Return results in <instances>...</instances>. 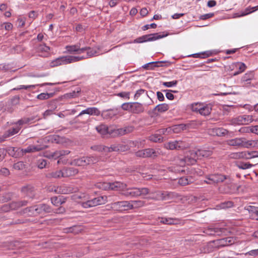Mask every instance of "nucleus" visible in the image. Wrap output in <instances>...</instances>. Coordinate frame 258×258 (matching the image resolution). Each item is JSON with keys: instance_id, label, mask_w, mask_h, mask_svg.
<instances>
[{"instance_id": "obj_28", "label": "nucleus", "mask_w": 258, "mask_h": 258, "mask_svg": "<svg viewBox=\"0 0 258 258\" xmlns=\"http://www.w3.org/2000/svg\"><path fill=\"white\" fill-rule=\"evenodd\" d=\"M21 127H13L11 128L8 131H7L4 134V137L6 138H9L18 133Z\"/></svg>"}, {"instance_id": "obj_63", "label": "nucleus", "mask_w": 258, "mask_h": 258, "mask_svg": "<svg viewBox=\"0 0 258 258\" xmlns=\"http://www.w3.org/2000/svg\"><path fill=\"white\" fill-rule=\"evenodd\" d=\"M214 16V13H211L208 14H206L204 15H201L199 17L200 20H205L208 19L210 18L213 17Z\"/></svg>"}, {"instance_id": "obj_56", "label": "nucleus", "mask_w": 258, "mask_h": 258, "mask_svg": "<svg viewBox=\"0 0 258 258\" xmlns=\"http://www.w3.org/2000/svg\"><path fill=\"white\" fill-rule=\"evenodd\" d=\"M70 153V151L69 150H59L56 151L55 152V155H56L57 158H59L61 156H64L66 155H68Z\"/></svg>"}, {"instance_id": "obj_11", "label": "nucleus", "mask_w": 258, "mask_h": 258, "mask_svg": "<svg viewBox=\"0 0 258 258\" xmlns=\"http://www.w3.org/2000/svg\"><path fill=\"white\" fill-rule=\"evenodd\" d=\"M131 206L129 201H120L111 204V209L119 211L131 210Z\"/></svg>"}, {"instance_id": "obj_3", "label": "nucleus", "mask_w": 258, "mask_h": 258, "mask_svg": "<svg viewBox=\"0 0 258 258\" xmlns=\"http://www.w3.org/2000/svg\"><path fill=\"white\" fill-rule=\"evenodd\" d=\"M213 105L211 103L195 102L190 105L192 111L199 113H211Z\"/></svg>"}, {"instance_id": "obj_12", "label": "nucleus", "mask_w": 258, "mask_h": 258, "mask_svg": "<svg viewBox=\"0 0 258 258\" xmlns=\"http://www.w3.org/2000/svg\"><path fill=\"white\" fill-rule=\"evenodd\" d=\"M164 146L169 150H182L186 148L184 143L181 141L168 142L165 144Z\"/></svg>"}, {"instance_id": "obj_33", "label": "nucleus", "mask_w": 258, "mask_h": 258, "mask_svg": "<svg viewBox=\"0 0 258 258\" xmlns=\"http://www.w3.org/2000/svg\"><path fill=\"white\" fill-rule=\"evenodd\" d=\"M47 176L49 178H58L61 177H63L62 169L49 173L47 174Z\"/></svg>"}, {"instance_id": "obj_24", "label": "nucleus", "mask_w": 258, "mask_h": 258, "mask_svg": "<svg viewBox=\"0 0 258 258\" xmlns=\"http://www.w3.org/2000/svg\"><path fill=\"white\" fill-rule=\"evenodd\" d=\"M126 186L127 185L126 184L120 182L116 181L114 182H112L111 190H122L126 188Z\"/></svg>"}, {"instance_id": "obj_21", "label": "nucleus", "mask_w": 258, "mask_h": 258, "mask_svg": "<svg viewBox=\"0 0 258 258\" xmlns=\"http://www.w3.org/2000/svg\"><path fill=\"white\" fill-rule=\"evenodd\" d=\"M40 119L39 117H37V116H32L29 117H24L20 120H19L17 124H18L19 125H21L25 123H32L36 122L37 120H39Z\"/></svg>"}, {"instance_id": "obj_59", "label": "nucleus", "mask_w": 258, "mask_h": 258, "mask_svg": "<svg viewBox=\"0 0 258 258\" xmlns=\"http://www.w3.org/2000/svg\"><path fill=\"white\" fill-rule=\"evenodd\" d=\"M152 62H154L153 65L150 66V70H154L156 67H162L161 63L167 62L166 61H153Z\"/></svg>"}, {"instance_id": "obj_13", "label": "nucleus", "mask_w": 258, "mask_h": 258, "mask_svg": "<svg viewBox=\"0 0 258 258\" xmlns=\"http://www.w3.org/2000/svg\"><path fill=\"white\" fill-rule=\"evenodd\" d=\"M235 239L233 237H228L217 240L216 242L218 248L232 245L235 243Z\"/></svg>"}, {"instance_id": "obj_44", "label": "nucleus", "mask_w": 258, "mask_h": 258, "mask_svg": "<svg viewBox=\"0 0 258 258\" xmlns=\"http://www.w3.org/2000/svg\"><path fill=\"white\" fill-rule=\"evenodd\" d=\"M53 96V93H42L37 95V98L40 100L47 99Z\"/></svg>"}, {"instance_id": "obj_37", "label": "nucleus", "mask_w": 258, "mask_h": 258, "mask_svg": "<svg viewBox=\"0 0 258 258\" xmlns=\"http://www.w3.org/2000/svg\"><path fill=\"white\" fill-rule=\"evenodd\" d=\"M59 58L61 65L67 64L73 62L72 56H62L59 57Z\"/></svg>"}, {"instance_id": "obj_61", "label": "nucleus", "mask_w": 258, "mask_h": 258, "mask_svg": "<svg viewBox=\"0 0 258 258\" xmlns=\"http://www.w3.org/2000/svg\"><path fill=\"white\" fill-rule=\"evenodd\" d=\"M178 83L177 80H174L171 82H163V85L166 87H171L172 86H176Z\"/></svg>"}, {"instance_id": "obj_16", "label": "nucleus", "mask_w": 258, "mask_h": 258, "mask_svg": "<svg viewBox=\"0 0 258 258\" xmlns=\"http://www.w3.org/2000/svg\"><path fill=\"white\" fill-rule=\"evenodd\" d=\"M226 229L223 228L218 227H209L205 229L204 232L208 235H221L223 233L225 232Z\"/></svg>"}, {"instance_id": "obj_20", "label": "nucleus", "mask_w": 258, "mask_h": 258, "mask_svg": "<svg viewBox=\"0 0 258 258\" xmlns=\"http://www.w3.org/2000/svg\"><path fill=\"white\" fill-rule=\"evenodd\" d=\"M194 154L197 155L198 156V159H201L202 158L205 157L207 158L209 156H211L213 152L211 150H204V149H199L197 151H195Z\"/></svg>"}, {"instance_id": "obj_5", "label": "nucleus", "mask_w": 258, "mask_h": 258, "mask_svg": "<svg viewBox=\"0 0 258 258\" xmlns=\"http://www.w3.org/2000/svg\"><path fill=\"white\" fill-rule=\"evenodd\" d=\"M106 202V196H99L85 202H83L82 205L85 208H88L95 207L99 205L104 204Z\"/></svg>"}, {"instance_id": "obj_2", "label": "nucleus", "mask_w": 258, "mask_h": 258, "mask_svg": "<svg viewBox=\"0 0 258 258\" xmlns=\"http://www.w3.org/2000/svg\"><path fill=\"white\" fill-rule=\"evenodd\" d=\"M98 161L99 158L96 156H83L80 158L74 159L71 161L70 164L77 166H85L90 164L96 163Z\"/></svg>"}, {"instance_id": "obj_39", "label": "nucleus", "mask_w": 258, "mask_h": 258, "mask_svg": "<svg viewBox=\"0 0 258 258\" xmlns=\"http://www.w3.org/2000/svg\"><path fill=\"white\" fill-rule=\"evenodd\" d=\"M79 48V46L75 45H68L66 46L67 51L73 54H77L78 50Z\"/></svg>"}, {"instance_id": "obj_30", "label": "nucleus", "mask_w": 258, "mask_h": 258, "mask_svg": "<svg viewBox=\"0 0 258 258\" xmlns=\"http://www.w3.org/2000/svg\"><path fill=\"white\" fill-rule=\"evenodd\" d=\"M28 202L26 200L19 201L17 202H13L11 204L12 208H19L20 207L25 206L28 204Z\"/></svg>"}, {"instance_id": "obj_6", "label": "nucleus", "mask_w": 258, "mask_h": 258, "mask_svg": "<svg viewBox=\"0 0 258 258\" xmlns=\"http://www.w3.org/2000/svg\"><path fill=\"white\" fill-rule=\"evenodd\" d=\"M159 154L158 152L156 151L152 148H148L139 150L135 153L136 156L138 157L144 158H151L153 159L156 158Z\"/></svg>"}, {"instance_id": "obj_49", "label": "nucleus", "mask_w": 258, "mask_h": 258, "mask_svg": "<svg viewBox=\"0 0 258 258\" xmlns=\"http://www.w3.org/2000/svg\"><path fill=\"white\" fill-rule=\"evenodd\" d=\"M253 74L251 72L246 73L242 78L241 80L242 82H249L253 78Z\"/></svg>"}, {"instance_id": "obj_23", "label": "nucleus", "mask_w": 258, "mask_h": 258, "mask_svg": "<svg viewBox=\"0 0 258 258\" xmlns=\"http://www.w3.org/2000/svg\"><path fill=\"white\" fill-rule=\"evenodd\" d=\"M44 148L40 145H30L25 149H22V151L24 153H32L36 151H39L43 150Z\"/></svg>"}, {"instance_id": "obj_42", "label": "nucleus", "mask_w": 258, "mask_h": 258, "mask_svg": "<svg viewBox=\"0 0 258 258\" xmlns=\"http://www.w3.org/2000/svg\"><path fill=\"white\" fill-rule=\"evenodd\" d=\"M177 220L176 219L170 218H162L161 222L163 224L172 225L176 223Z\"/></svg>"}, {"instance_id": "obj_15", "label": "nucleus", "mask_w": 258, "mask_h": 258, "mask_svg": "<svg viewBox=\"0 0 258 258\" xmlns=\"http://www.w3.org/2000/svg\"><path fill=\"white\" fill-rule=\"evenodd\" d=\"M208 133L211 136L223 137L227 135L229 132L222 127H218L209 129Z\"/></svg>"}, {"instance_id": "obj_47", "label": "nucleus", "mask_w": 258, "mask_h": 258, "mask_svg": "<svg viewBox=\"0 0 258 258\" xmlns=\"http://www.w3.org/2000/svg\"><path fill=\"white\" fill-rule=\"evenodd\" d=\"M246 210L249 213L255 214L256 216V219L258 220V207L249 206L246 208Z\"/></svg>"}, {"instance_id": "obj_8", "label": "nucleus", "mask_w": 258, "mask_h": 258, "mask_svg": "<svg viewBox=\"0 0 258 258\" xmlns=\"http://www.w3.org/2000/svg\"><path fill=\"white\" fill-rule=\"evenodd\" d=\"M228 178H229L228 176L217 173L208 175L207 177L208 181H205L208 184L218 183L222 182Z\"/></svg>"}, {"instance_id": "obj_19", "label": "nucleus", "mask_w": 258, "mask_h": 258, "mask_svg": "<svg viewBox=\"0 0 258 258\" xmlns=\"http://www.w3.org/2000/svg\"><path fill=\"white\" fill-rule=\"evenodd\" d=\"M63 177H68L75 176L79 172L77 168L74 167H66L62 169Z\"/></svg>"}, {"instance_id": "obj_40", "label": "nucleus", "mask_w": 258, "mask_h": 258, "mask_svg": "<svg viewBox=\"0 0 258 258\" xmlns=\"http://www.w3.org/2000/svg\"><path fill=\"white\" fill-rule=\"evenodd\" d=\"M169 108V106L168 104L165 103H163L161 104H159L157 105L154 109L155 110H157L158 111L160 112H165L167 111Z\"/></svg>"}, {"instance_id": "obj_34", "label": "nucleus", "mask_w": 258, "mask_h": 258, "mask_svg": "<svg viewBox=\"0 0 258 258\" xmlns=\"http://www.w3.org/2000/svg\"><path fill=\"white\" fill-rule=\"evenodd\" d=\"M149 140L155 143H161L163 141V137L159 134L152 135L149 137Z\"/></svg>"}, {"instance_id": "obj_43", "label": "nucleus", "mask_w": 258, "mask_h": 258, "mask_svg": "<svg viewBox=\"0 0 258 258\" xmlns=\"http://www.w3.org/2000/svg\"><path fill=\"white\" fill-rule=\"evenodd\" d=\"M56 102L55 101H51L48 104V109L46 110L44 113H50L53 111H54L57 108Z\"/></svg>"}, {"instance_id": "obj_38", "label": "nucleus", "mask_w": 258, "mask_h": 258, "mask_svg": "<svg viewBox=\"0 0 258 258\" xmlns=\"http://www.w3.org/2000/svg\"><path fill=\"white\" fill-rule=\"evenodd\" d=\"M237 166L241 169H246L251 168L253 165L249 162L244 163L243 162H239L236 164Z\"/></svg>"}, {"instance_id": "obj_62", "label": "nucleus", "mask_w": 258, "mask_h": 258, "mask_svg": "<svg viewBox=\"0 0 258 258\" xmlns=\"http://www.w3.org/2000/svg\"><path fill=\"white\" fill-rule=\"evenodd\" d=\"M139 191H140L139 188H131V196L132 197L141 196V193Z\"/></svg>"}, {"instance_id": "obj_25", "label": "nucleus", "mask_w": 258, "mask_h": 258, "mask_svg": "<svg viewBox=\"0 0 258 258\" xmlns=\"http://www.w3.org/2000/svg\"><path fill=\"white\" fill-rule=\"evenodd\" d=\"M131 112L132 113H141L144 111L143 105L139 103H132Z\"/></svg>"}, {"instance_id": "obj_50", "label": "nucleus", "mask_w": 258, "mask_h": 258, "mask_svg": "<svg viewBox=\"0 0 258 258\" xmlns=\"http://www.w3.org/2000/svg\"><path fill=\"white\" fill-rule=\"evenodd\" d=\"M87 55L88 57H92L98 53V51L94 48L90 47H87Z\"/></svg>"}, {"instance_id": "obj_1", "label": "nucleus", "mask_w": 258, "mask_h": 258, "mask_svg": "<svg viewBox=\"0 0 258 258\" xmlns=\"http://www.w3.org/2000/svg\"><path fill=\"white\" fill-rule=\"evenodd\" d=\"M52 208L45 203L34 205L24 209L22 212L29 217H37L40 215H45L53 212Z\"/></svg>"}, {"instance_id": "obj_10", "label": "nucleus", "mask_w": 258, "mask_h": 258, "mask_svg": "<svg viewBox=\"0 0 258 258\" xmlns=\"http://www.w3.org/2000/svg\"><path fill=\"white\" fill-rule=\"evenodd\" d=\"M21 194L26 198L34 199L35 197V187L31 184H27L21 188Z\"/></svg>"}, {"instance_id": "obj_35", "label": "nucleus", "mask_w": 258, "mask_h": 258, "mask_svg": "<svg viewBox=\"0 0 258 258\" xmlns=\"http://www.w3.org/2000/svg\"><path fill=\"white\" fill-rule=\"evenodd\" d=\"M240 132L249 133L251 132L258 135V125L251 126L249 127H243L240 130Z\"/></svg>"}, {"instance_id": "obj_46", "label": "nucleus", "mask_w": 258, "mask_h": 258, "mask_svg": "<svg viewBox=\"0 0 258 258\" xmlns=\"http://www.w3.org/2000/svg\"><path fill=\"white\" fill-rule=\"evenodd\" d=\"M70 227L71 230H72V233L74 234H77L83 230L82 227L80 225H74Z\"/></svg>"}, {"instance_id": "obj_14", "label": "nucleus", "mask_w": 258, "mask_h": 258, "mask_svg": "<svg viewBox=\"0 0 258 258\" xmlns=\"http://www.w3.org/2000/svg\"><path fill=\"white\" fill-rule=\"evenodd\" d=\"M253 120L251 116L247 115H240L233 119L234 123L237 124H247Z\"/></svg>"}, {"instance_id": "obj_22", "label": "nucleus", "mask_w": 258, "mask_h": 258, "mask_svg": "<svg viewBox=\"0 0 258 258\" xmlns=\"http://www.w3.org/2000/svg\"><path fill=\"white\" fill-rule=\"evenodd\" d=\"M47 141L52 143L61 144L62 143L65 138L62 137H60L58 135H50L46 137Z\"/></svg>"}, {"instance_id": "obj_48", "label": "nucleus", "mask_w": 258, "mask_h": 258, "mask_svg": "<svg viewBox=\"0 0 258 258\" xmlns=\"http://www.w3.org/2000/svg\"><path fill=\"white\" fill-rule=\"evenodd\" d=\"M36 49L38 52H48L50 50V47L45 44H41L37 47Z\"/></svg>"}, {"instance_id": "obj_41", "label": "nucleus", "mask_w": 258, "mask_h": 258, "mask_svg": "<svg viewBox=\"0 0 258 258\" xmlns=\"http://www.w3.org/2000/svg\"><path fill=\"white\" fill-rule=\"evenodd\" d=\"M13 168L17 170H23L26 168V165L22 161H19L13 165Z\"/></svg>"}, {"instance_id": "obj_18", "label": "nucleus", "mask_w": 258, "mask_h": 258, "mask_svg": "<svg viewBox=\"0 0 258 258\" xmlns=\"http://www.w3.org/2000/svg\"><path fill=\"white\" fill-rule=\"evenodd\" d=\"M134 127L133 126H127L124 128H120L115 129L114 132L113 133L114 135H113L114 137H117L119 136H122L127 134H129L132 133L134 131Z\"/></svg>"}, {"instance_id": "obj_7", "label": "nucleus", "mask_w": 258, "mask_h": 258, "mask_svg": "<svg viewBox=\"0 0 258 258\" xmlns=\"http://www.w3.org/2000/svg\"><path fill=\"white\" fill-rule=\"evenodd\" d=\"M97 132L102 136L105 138H115L113 135V133L115 131V128H109L105 124H101L96 127Z\"/></svg>"}, {"instance_id": "obj_51", "label": "nucleus", "mask_w": 258, "mask_h": 258, "mask_svg": "<svg viewBox=\"0 0 258 258\" xmlns=\"http://www.w3.org/2000/svg\"><path fill=\"white\" fill-rule=\"evenodd\" d=\"M233 205V202L229 201L221 203L219 205V207L222 209H225L232 207Z\"/></svg>"}, {"instance_id": "obj_60", "label": "nucleus", "mask_w": 258, "mask_h": 258, "mask_svg": "<svg viewBox=\"0 0 258 258\" xmlns=\"http://www.w3.org/2000/svg\"><path fill=\"white\" fill-rule=\"evenodd\" d=\"M60 65H61V63H60V60L59 57H58V58L52 60L50 63V66L51 67H57V66H60Z\"/></svg>"}, {"instance_id": "obj_4", "label": "nucleus", "mask_w": 258, "mask_h": 258, "mask_svg": "<svg viewBox=\"0 0 258 258\" xmlns=\"http://www.w3.org/2000/svg\"><path fill=\"white\" fill-rule=\"evenodd\" d=\"M168 33L165 34H161V33H152L139 37L136 39L134 41L135 42L139 43L148 41H153L168 36Z\"/></svg>"}, {"instance_id": "obj_54", "label": "nucleus", "mask_w": 258, "mask_h": 258, "mask_svg": "<svg viewBox=\"0 0 258 258\" xmlns=\"http://www.w3.org/2000/svg\"><path fill=\"white\" fill-rule=\"evenodd\" d=\"M240 159H251L250 152L243 151L239 152Z\"/></svg>"}, {"instance_id": "obj_17", "label": "nucleus", "mask_w": 258, "mask_h": 258, "mask_svg": "<svg viewBox=\"0 0 258 258\" xmlns=\"http://www.w3.org/2000/svg\"><path fill=\"white\" fill-rule=\"evenodd\" d=\"M195 153H196L195 150L190 151L189 154L184 157L183 160L186 164L193 165L196 163L198 159L197 155L194 154Z\"/></svg>"}, {"instance_id": "obj_32", "label": "nucleus", "mask_w": 258, "mask_h": 258, "mask_svg": "<svg viewBox=\"0 0 258 258\" xmlns=\"http://www.w3.org/2000/svg\"><path fill=\"white\" fill-rule=\"evenodd\" d=\"M130 202V205L132 206L130 207V209L143 207L145 204V202L143 201H132Z\"/></svg>"}, {"instance_id": "obj_36", "label": "nucleus", "mask_w": 258, "mask_h": 258, "mask_svg": "<svg viewBox=\"0 0 258 258\" xmlns=\"http://www.w3.org/2000/svg\"><path fill=\"white\" fill-rule=\"evenodd\" d=\"M257 10L258 5L255 7L246 9L245 11L241 13L240 15H238V13L235 14V15H236V17L244 16L251 13V12H254Z\"/></svg>"}, {"instance_id": "obj_31", "label": "nucleus", "mask_w": 258, "mask_h": 258, "mask_svg": "<svg viewBox=\"0 0 258 258\" xmlns=\"http://www.w3.org/2000/svg\"><path fill=\"white\" fill-rule=\"evenodd\" d=\"M18 149L13 147H9L7 148H5L6 154H8L10 156H12L13 157H17L18 156Z\"/></svg>"}, {"instance_id": "obj_45", "label": "nucleus", "mask_w": 258, "mask_h": 258, "mask_svg": "<svg viewBox=\"0 0 258 258\" xmlns=\"http://www.w3.org/2000/svg\"><path fill=\"white\" fill-rule=\"evenodd\" d=\"M174 196V192L164 191L163 193H162L161 197L162 200H166L173 197Z\"/></svg>"}, {"instance_id": "obj_53", "label": "nucleus", "mask_w": 258, "mask_h": 258, "mask_svg": "<svg viewBox=\"0 0 258 258\" xmlns=\"http://www.w3.org/2000/svg\"><path fill=\"white\" fill-rule=\"evenodd\" d=\"M118 144L112 145L110 147L106 146L105 152H118Z\"/></svg>"}, {"instance_id": "obj_52", "label": "nucleus", "mask_w": 258, "mask_h": 258, "mask_svg": "<svg viewBox=\"0 0 258 258\" xmlns=\"http://www.w3.org/2000/svg\"><path fill=\"white\" fill-rule=\"evenodd\" d=\"M47 163V160L44 159H40L37 161V166L40 169H43L46 167Z\"/></svg>"}, {"instance_id": "obj_26", "label": "nucleus", "mask_w": 258, "mask_h": 258, "mask_svg": "<svg viewBox=\"0 0 258 258\" xmlns=\"http://www.w3.org/2000/svg\"><path fill=\"white\" fill-rule=\"evenodd\" d=\"M81 106H78L77 108H80ZM80 111V113H100V111H99L97 108L96 107H90L86 109L80 110V109H78L76 108L75 110H73L72 112H75L76 111Z\"/></svg>"}, {"instance_id": "obj_64", "label": "nucleus", "mask_w": 258, "mask_h": 258, "mask_svg": "<svg viewBox=\"0 0 258 258\" xmlns=\"http://www.w3.org/2000/svg\"><path fill=\"white\" fill-rule=\"evenodd\" d=\"M132 105V103H125L122 105L121 107L123 110L131 112Z\"/></svg>"}, {"instance_id": "obj_57", "label": "nucleus", "mask_w": 258, "mask_h": 258, "mask_svg": "<svg viewBox=\"0 0 258 258\" xmlns=\"http://www.w3.org/2000/svg\"><path fill=\"white\" fill-rule=\"evenodd\" d=\"M20 97L19 95H15L10 99V103L12 105H15L19 103Z\"/></svg>"}, {"instance_id": "obj_29", "label": "nucleus", "mask_w": 258, "mask_h": 258, "mask_svg": "<svg viewBox=\"0 0 258 258\" xmlns=\"http://www.w3.org/2000/svg\"><path fill=\"white\" fill-rule=\"evenodd\" d=\"M53 205L58 206L65 203V199L62 196L54 197L51 199Z\"/></svg>"}, {"instance_id": "obj_9", "label": "nucleus", "mask_w": 258, "mask_h": 258, "mask_svg": "<svg viewBox=\"0 0 258 258\" xmlns=\"http://www.w3.org/2000/svg\"><path fill=\"white\" fill-rule=\"evenodd\" d=\"M227 144L230 146L243 147L245 148H249V145H250L244 138H237L228 140L227 141Z\"/></svg>"}, {"instance_id": "obj_27", "label": "nucleus", "mask_w": 258, "mask_h": 258, "mask_svg": "<svg viewBox=\"0 0 258 258\" xmlns=\"http://www.w3.org/2000/svg\"><path fill=\"white\" fill-rule=\"evenodd\" d=\"M96 186L97 188L104 190H111V183L106 182H100L96 183Z\"/></svg>"}, {"instance_id": "obj_58", "label": "nucleus", "mask_w": 258, "mask_h": 258, "mask_svg": "<svg viewBox=\"0 0 258 258\" xmlns=\"http://www.w3.org/2000/svg\"><path fill=\"white\" fill-rule=\"evenodd\" d=\"M178 183L182 186H184L189 184L188 179L186 177H182L179 179Z\"/></svg>"}, {"instance_id": "obj_55", "label": "nucleus", "mask_w": 258, "mask_h": 258, "mask_svg": "<svg viewBox=\"0 0 258 258\" xmlns=\"http://www.w3.org/2000/svg\"><path fill=\"white\" fill-rule=\"evenodd\" d=\"M105 148L106 146L103 145H94L92 146L91 149L96 151L105 152Z\"/></svg>"}]
</instances>
